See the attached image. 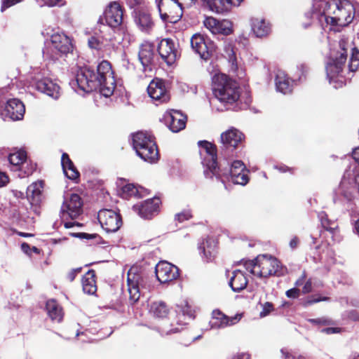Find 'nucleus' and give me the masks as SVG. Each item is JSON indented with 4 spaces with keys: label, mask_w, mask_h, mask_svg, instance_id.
<instances>
[{
    "label": "nucleus",
    "mask_w": 359,
    "mask_h": 359,
    "mask_svg": "<svg viewBox=\"0 0 359 359\" xmlns=\"http://www.w3.org/2000/svg\"><path fill=\"white\" fill-rule=\"evenodd\" d=\"M97 74L93 69L88 67H80L76 73V79L72 81V85L78 87L83 91L89 93L99 88L101 83L96 77Z\"/></svg>",
    "instance_id": "nucleus-11"
},
{
    "label": "nucleus",
    "mask_w": 359,
    "mask_h": 359,
    "mask_svg": "<svg viewBox=\"0 0 359 359\" xmlns=\"http://www.w3.org/2000/svg\"><path fill=\"white\" fill-rule=\"evenodd\" d=\"M71 48L70 39L63 32H55L51 35L50 43L43 50V55L55 60L62 54L69 53Z\"/></svg>",
    "instance_id": "nucleus-8"
},
{
    "label": "nucleus",
    "mask_w": 359,
    "mask_h": 359,
    "mask_svg": "<svg viewBox=\"0 0 359 359\" xmlns=\"http://www.w3.org/2000/svg\"><path fill=\"white\" fill-rule=\"evenodd\" d=\"M127 285L129 301L131 304H135L139 300L143 290L150 289L149 278L140 273L137 267H132L128 271Z\"/></svg>",
    "instance_id": "nucleus-6"
},
{
    "label": "nucleus",
    "mask_w": 359,
    "mask_h": 359,
    "mask_svg": "<svg viewBox=\"0 0 359 359\" xmlns=\"http://www.w3.org/2000/svg\"><path fill=\"white\" fill-rule=\"evenodd\" d=\"M351 48L349 42L341 39L330 50V57L325 69L329 82L343 83L342 73L347 60L348 51Z\"/></svg>",
    "instance_id": "nucleus-2"
},
{
    "label": "nucleus",
    "mask_w": 359,
    "mask_h": 359,
    "mask_svg": "<svg viewBox=\"0 0 359 359\" xmlns=\"http://www.w3.org/2000/svg\"><path fill=\"white\" fill-rule=\"evenodd\" d=\"M178 309L179 310L177 311L182 314L184 319L191 320L194 318V311L187 302H183L178 306Z\"/></svg>",
    "instance_id": "nucleus-41"
},
{
    "label": "nucleus",
    "mask_w": 359,
    "mask_h": 359,
    "mask_svg": "<svg viewBox=\"0 0 359 359\" xmlns=\"http://www.w3.org/2000/svg\"><path fill=\"white\" fill-rule=\"evenodd\" d=\"M43 189V181H38L32 183L27 188V196H31L34 202H39Z\"/></svg>",
    "instance_id": "nucleus-36"
},
{
    "label": "nucleus",
    "mask_w": 359,
    "mask_h": 359,
    "mask_svg": "<svg viewBox=\"0 0 359 359\" xmlns=\"http://www.w3.org/2000/svg\"><path fill=\"white\" fill-rule=\"evenodd\" d=\"M328 298L327 297H323V298H317L315 297H311L308 298V299L305 302L304 305L309 306L315 303H318L321 301H326Z\"/></svg>",
    "instance_id": "nucleus-49"
},
{
    "label": "nucleus",
    "mask_w": 359,
    "mask_h": 359,
    "mask_svg": "<svg viewBox=\"0 0 359 359\" xmlns=\"http://www.w3.org/2000/svg\"><path fill=\"white\" fill-rule=\"evenodd\" d=\"M65 175L70 180H76L79 177V172H78L75 166H74L72 168L69 170V171H67L65 173Z\"/></svg>",
    "instance_id": "nucleus-46"
},
{
    "label": "nucleus",
    "mask_w": 359,
    "mask_h": 359,
    "mask_svg": "<svg viewBox=\"0 0 359 359\" xmlns=\"http://www.w3.org/2000/svg\"><path fill=\"white\" fill-rule=\"evenodd\" d=\"M81 271V269H73L67 275V278L70 280V281H73L75 278V276H76V274L78 273H79Z\"/></svg>",
    "instance_id": "nucleus-54"
},
{
    "label": "nucleus",
    "mask_w": 359,
    "mask_h": 359,
    "mask_svg": "<svg viewBox=\"0 0 359 359\" xmlns=\"http://www.w3.org/2000/svg\"><path fill=\"white\" fill-rule=\"evenodd\" d=\"M43 2V5L48 6H54L62 1V0H41Z\"/></svg>",
    "instance_id": "nucleus-56"
},
{
    "label": "nucleus",
    "mask_w": 359,
    "mask_h": 359,
    "mask_svg": "<svg viewBox=\"0 0 359 359\" xmlns=\"http://www.w3.org/2000/svg\"><path fill=\"white\" fill-rule=\"evenodd\" d=\"M210 9L217 13H222L230 10L226 0H205Z\"/></svg>",
    "instance_id": "nucleus-37"
},
{
    "label": "nucleus",
    "mask_w": 359,
    "mask_h": 359,
    "mask_svg": "<svg viewBox=\"0 0 359 359\" xmlns=\"http://www.w3.org/2000/svg\"><path fill=\"white\" fill-rule=\"evenodd\" d=\"M298 245V239L295 237L293 238L290 242V246L291 248H295Z\"/></svg>",
    "instance_id": "nucleus-61"
},
{
    "label": "nucleus",
    "mask_w": 359,
    "mask_h": 359,
    "mask_svg": "<svg viewBox=\"0 0 359 359\" xmlns=\"http://www.w3.org/2000/svg\"><path fill=\"white\" fill-rule=\"evenodd\" d=\"M350 318L355 321L359 320V315L355 311L351 313Z\"/></svg>",
    "instance_id": "nucleus-63"
},
{
    "label": "nucleus",
    "mask_w": 359,
    "mask_h": 359,
    "mask_svg": "<svg viewBox=\"0 0 359 359\" xmlns=\"http://www.w3.org/2000/svg\"><path fill=\"white\" fill-rule=\"evenodd\" d=\"M244 137L243 134L236 128H231L222 133L221 142L226 147H236Z\"/></svg>",
    "instance_id": "nucleus-27"
},
{
    "label": "nucleus",
    "mask_w": 359,
    "mask_h": 359,
    "mask_svg": "<svg viewBox=\"0 0 359 359\" xmlns=\"http://www.w3.org/2000/svg\"><path fill=\"white\" fill-rule=\"evenodd\" d=\"M112 36H92L88 39V46L92 49L109 50L115 43Z\"/></svg>",
    "instance_id": "nucleus-26"
},
{
    "label": "nucleus",
    "mask_w": 359,
    "mask_h": 359,
    "mask_svg": "<svg viewBox=\"0 0 359 359\" xmlns=\"http://www.w3.org/2000/svg\"><path fill=\"white\" fill-rule=\"evenodd\" d=\"M292 81L283 72H278L276 76V86L278 91L287 94L292 91Z\"/></svg>",
    "instance_id": "nucleus-33"
},
{
    "label": "nucleus",
    "mask_w": 359,
    "mask_h": 359,
    "mask_svg": "<svg viewBox=\"0 0 359 359\" xmlns=\"http://www.w3.org/2000/svg\"><path fill=\"white\" fill-rule=\"evenodd\" d=\"M165 125L173 133H178L185 128L186 116L177 110L166 111L163 115Z\"/></svg>",
    "instance_id": "nucleus-21"
},
{
    "label": "nucleus",
    "mask_w": 359,
    "mask_h": 359,
    "mask_svg": "<svg viewBox=\"0 0 359 359\" xmlns=\"http://www.w3.org/2000/svg\"><path fill=\"white\" fill-rule=\"evenodd\" d=\"M158 51L161 58L168 65L175 63L179 56L177 47L170 39H163L158 43Z\"/></svg>",
    "instance_id": "nucleus-17"
},
{
    "label": "nucleus",
    "mask_w": 359,
    "mask_h": 359,
    "mask_svg": "<svg viewBox=\"0 0 359 359\" xmlns=\"http://www.w3.org/2000/svg\"><path fill=\"white\" fill-rule=\"evenodd\" d=\"M149 96L158 105L169 101L170 94L164 81L159 79H153L147 87Z\"/></svg>",
    "instance_id": "nucleus-15"
},
{
    "label": "nucleus",
    "mask_w": 359,
    "mask_h": 359,
    "mask_svg": "<svg viewBox=\"0 0 359 359\" xmlns=\"http://www.w3.org/2000/svg\"><path fill=\"white\" fill-rule=\"evenodd\" d=\"M12 193L13 196L17 198H22L24 197V193L20 191L13 190Z\"/></svg>",
    "instance_id": "nucleus-60"
},
{
    "label": "nucleus",
    "mask_w": 359,
    "mask_h": 359,
    "mask_svg": "<svg viewBox=\"0 0 359 359\" xmlns=\"http://www.w3.org/2000/svg\"><path fill=\"white\" fill-rule=\"evenodd\" d=\"M154 59V46L151 43L146 42L142 44L139 51V60L144 70L149 67Z\"/></svg>",
    "instance_id": "nucleus-28"
},
{
    "label": "nucleus",
    "mask_w": 359,
    "mask_h": 359,
    "mask_svg": "<svg viewBox=\"0 0 359 359\" xmlns=\"http://www.w3.org/2000/svg\"><path fill=\"white\" fill-rule=\"evenodd\" d=\"M241 314H236L229 317L219 310H214L210 325L212 329L224 328L236 324L241 319Z\"/></svg>",
    "instance_id": "nucleus-20"
},
{
    "label": "nucleus",
    "mask_w": 359,
    "mask_h": 359,
    "mask_svg": "<svg viewBox=\"0 0 359 359\" xmlns=\"http://www.w3.org/2000/svg\"><path fill=\"white\" fill-rule=\"evenodd\" d=\"M248 172V171L246 170L244 163L241 161H235L231 164L229 174L226 172H222L219 169L220 177L217 178L221 179L222 182H224L222 179V176L229 175V180L233 183L240 185H245L249 180Z\"/></svg>",
    "instance_id": "nucleus-14"
},
{
    "label": "nucleus",
    "mask_w": 359,
    "mask_h": 359,
    "mask_svg": "<svg viewBox=\"0 0 359 359\" xmlns=\"http://www.w3.org/2000/svg\"><path fill=\"white\" fill-rule=\"evenodd\" d=\"M97 218L101 226L107 233L116 232L122 224L120 215L112 210L103 209L100 210Z\"/></svg>",
    "instance_id": "nucleus-12"
},
{
    "label": "nucleus",
    "mask_w": 359,
    "mask_h": 359,
    "mask_svg": "<svg viewBox=\"0 0 359 359\" xmlns=\"http://www.w3.org/2000/svg\"><path fill=\"white\" fill-rule=\"evenodd\" d=\"M251 27L253 33L257 37L266 36L271 31L269 24L264 19L260 18L252 19Z\"/></svg>",
    "instance_id": "nucleus-30"
},
{
    "label": "nucleus",
    "mask_w": 359,
    "mask_h": 359,
    "mask_svg": "<svg viewBox=\"0 0 359 359\" xmlns=\"http://www.w3.org/2000/svg\"><path fill=\"white\" fill-rule=\"evenodd\" d=\"M27 168L25 170L24 175H20V177H25L26 176H29V175L32 174L34 170L36 169V165L33 164L27 165Z\"/></svg>",
    "instance_id": "nucleus-52"
},
{
    "label": "nucleus",
    "mask_w": 359,
    "mask_h": 359,
    "mask_svg": "<svg viewBox=\"0 0 359 359\" xmlns=\"http://www.w3.org/2000/svg\"><path fill=\"white\" fill-rule=\"evenodd\" d=\"M149 313L155 318L161 319L162 324L158 327L161 335H168L180 332L178 327H173V324L169 323L165 318L169 313V309L163 302H154L150 304Z\"/></svg>",
    "instance_id": "nucleus-10"
},
{
    "label": "nucleus",
    "mask_w": 359,
    "mask_h": 359,
    "mask_svg": "<svg viewBox=\"0 0 359 359\" xmlns=\"http://www.w3.org/2000/svg\"><path fill=\"white\" fill-rule=\"evenodd\" d=\"M354 230L355 233L359 236V219L355 222Z\"/></svg>",
    "instance_id": "nucleus-64"
},
{
    "label": "nucleus",
    "mask_w": 359,
    "mask_h": 359,
    "mask_svg": "<svg viewBox=\"0 0 359 359\" xmlns=\"http://www.w3.org/2000/svg\"><path fill=\"white\" fill-rule=\"evenodd\" d=\"M26 158V152L22 149L13 153H11L8 156V161L11 164L15 166L22 165L23 163H25Z\"/></svg>",
    "instance_id": "nucleus-38"
},
{
    "label": "nucleus",
    "mask_w": 359,
    "mask_h": 359,
    "mask_svg": "<svg viewBox=\"0 0 359 359\" xmlns=\"http://www.w3.org/2000/svg\"><path fill=\"white\" fill-rule=\"evenodd\" d=\"M123 193L127 196H140L139 189L133 184H128L123 187Z\"/></svg>",
    "instance_id": "nucleus-42"
},
{
    "label": "nucleus",
    "mask_w": 359,
    "mask_h": 359,
    "mask_svg": "<svg viewBox=\"0 0 359 359\" xmlns=\"http://www.w3.org/2000/svg\"><path fill=\"white\" fill-rule=\"evenodd\" d=\"M318 217L320 219L322 226H323L324 229L329 231L330 233L333 234H334L337 231V224L334 221L330 220L325 212H320Z\"/></svg>",
    "instance_id": "nucleus-39"
},
{
    "label": "nucleus",
    "mask_w": 359,
    "mask_h": 359,
    "mask_svg": "<svg viewBox=\"0 0 359 359\" xmlns=\"http://www.w3.org/2000/svg\"><path fill=\"white\" fill-rule=\"evenodd\" d=\"M83 202L81 197L76 194H72L65 198L62 208L61 214L63 219L77 218L83 211Z\"/></svg>",
    "instance_id": "nucleus-13"
},
{
    "label": "nucleus",
    "mask_w": 359,
    "mask_h": 359,
    "mask_svg": "<svg viewBox=\"0 0 359 359\" xmlns=\"http://www.w3.org/2000/svg\"><path fill=\"white\" fill-rule=\"evenodd\" d=\"M311 290H312V283H311V280H308L303 287L302 292L304 294H307V293L310 292L311 291Z\"/></svg>",
    "instance_id": "nucleus-53"
},
{
    "label": "nucleus",
    "mask_w": 359,
    "mask_h": 359,
    "mask_svg": "<svg viewBox=\"0 0 359 359\" xmlns=\"http://www.w3.org/2000/svg\"><path fill=\"white\" fill-rule=\"evenodd\" d=\"M355 7L349 0H332L325 4L323 13L318 16L320 22H325L330 29L339 32L348 25L355 16Z\"/></svg>",
    "instance_id": "nucleus-1"
},
{
    "label": "nucleus",
    "mask_w": 359,
    "mask_h": 359,
    "mask_svg": "<svg viewBox=\"0 0 359 359\" xmlns=\"http://www.w3.org/2000/svg\"><path fill=\"white\" fill-rule=\"evenodd\" d=\"M204 26L213 34L229 35L232 32V24L229 20H217L212 17H207L203 21Z\"/></svg>",
    "instance_id": "nucleus-19"
},
{
    "label": "nucleus",
    "mask_w": 359,
    "mask_h": 359,
    "mask_svg": "<svg viewBox=\"0 0 359 359\" xmlns=\"http://www.w3.org/2000/svg\"><path fill=\"white\" fill-rule=\"evenodd\" d=\"M285 294L288 298L296 299L299 295V290L297 288H292L288 290Z\"/></svg>",
    "instance_id": "nucleus-50"
},
{
    "label": "nucleus",
    "mask_w": 359,
    "mask_h": 359,
    "mask_svg": "<svg viewBox=\"0 0 359 359\" xmlns=\"http://www.w3.org/2000/svg\"><path fill=\"white\" fill-rule=\"evenodd\" d=\"M305 278H306V276H305V275H304V274H303V275L302 276V277H301L300 278H299V279L296 281L295 285H296L297 286H299V285H302V284H303V283H304V279H305Z\"/></svg>",
    "instance_id": "nucleus-62"
},
{
    "label": "nucleus",
    "mask_w": 359,
    "mask_h": 359,
    "mask_svg": "<svg viewBox=\"0 0 359 359\" xmlns=\"http://www.w3.org/2000/svg\"><path fill=\"white\" fill-rule=\"evenodd\" d=\"M97 78L101 83L99 89L100 93L106 97H110L115 89L116 83L110 63L107 60L101 62L97 69Z\"/></svg>",
    "instance_id": "nucleus-9"
},
{
    "label": "nucleus",
    "mask_w": 359,
    "mask_h": 359,
    "mask_svg": "<svg viewBox=\"0 0 359 359\" xmlns=\"http://www.w3.org/2000/svg\"><path fill=\"white\" fill-rule=\"evenodd\" d=\"M104 20L110 27H117L123 20V11L118 4H111L104 13Z\"/></svg>",
    "instance_id": "nucleus-25"
},
{
    "label": "nucleus",
    "mask_w": 359,
    "mask_h": 359,
    "mask_svg": "<svg viewBox=\"0 0 359 359\" xmlns=\"http://www.w3.org/2000/svg\"><path fill=\"white\" fill-rule=\"evenodd\" d=\"M61 163L65 174L74 166L67 154H62Z\"/></svg>",
    "instance_id": "nucleus-43"
},
{
    "label": "nucleus",
    "mask_w": 359,
    "mask_h": 359,
    "mask_svg": "<svg viewBox=\"0 0 359 359\" xmlns=\"http://www.w3.org/2000/svg\"><path fill=\"white\" fill-rule=\"evenodd\" d=\"M245 266L252 274L258 277L280 276L286 271L276 258L266 255H260L255 260L246 262Z\"/></svg>",
    "instance_id": "nucleus-3"
},
{
    "label": "nucleus",
    "mask_w": 359,
    "mask_h": 359,
    "mask_svg": "<svg viewBox=\"0 0 359 359\" xmlns=\"http://www.w3.org/2000/svg\"><path fill=\"white\" fill-rule=\"evenodd\" d=\"M352 157L354 161L359 165V147L355 148L352 152Z\"/></svg>",
    "instance_id": "nucleus-57"
},
{
    "label": "nucleus",
    "mask_w": 359,
    "mask_h": 359,
    "mask_svg": "<svg viewBox=\"0 0 359 359\" xmlns=\"http://www.w3.org/2000/svg\"><path fill=\"white\" fill-rule=\"evenodd\" d=\"M156 276L158 281L165 283L176 279L179 276L178 268L167 262H160L156 266Z\"/></svg>",
    "instance_id": "nucleus-18"
},
{
    "label": "nucleus",
    "mask_w": 359,
    "mask_h": 359,
    "mask_svg": "<svg viewBox=\"0 0 359 359\" xmlns=\"http://www.w3.org/2000/svg\"><path fill=\"white\" fill-rule=\"evenodd\" d=\"M160 203L158 198H154L146 200L141 204L135 205L133 208L141 217L149 219L158 212Z\"/></svg>",
    "instance_id": "nucleus-22"
},
{
    "label": "nucleus",
    "mask_w": 359,
    "mask_h": 359,
    "mask_svg": "<svg viewBox=\"0 0 359 359\" xmlns=\"http://www.w3.org/2000/svg\"><path fill=\"white\" fill-rule=\"evenodd\" d=\"M212 91L215 98L225 104L235 103L241 95L238 83L224 74L212 77Z\"/></svg>",
    "instance_id": "nucleus-4"
},
{
    "label": "nucleus",
    "mask_w": 359,
    "mask_h": 359,
    "mask_svg": "<svg viewBox=\"0 0 359 359\" xmlns=\"http://www.w3.org/2000/svg\"><path fill=\"white\" fill-rule=\"evenodd\" d=\"M128 5L133 8L140 4V0H126Z\"/></svg>",
    "instance_id": "nucleus-59"
},
{
    "label": "nucleus",
    "mask_w": 359,
    "mask_h": 359,
    "mask_svg": "<svg viewBox=\"0 0 359 359\" xmlns=\"http://www.w3.org/2000/svg\"><path fill=\"white\" fill-rule=\"evenodd\" d=\"M262 311L260 312L261 317H265L273 310V305L271 302H264L262 304Z\"/></svg>",
    "instance_id": "nucleus-45"
},
{
    "label": "nucleus",
    "mask_w": 359,
    "mask_h": 359,
    "mask_svg": "<svg viewBox=\"0 0 359 359\" xmlns=\"http://www.w3.org/2000/svg\"><path fill=\"white\" fill-rule=\"evenodd\" d=\"M21 249L25 254L31 255V248L27 243H23L21 245Z\"/></svg>",
    "instance_id": "nucleus-58"
},
{
    "label": "nucleus",
    "mask_w": 359,
    "mask_h": 359,
    "mask_svg": "<svg viewBox=\"0 0 359 359\" xmlns=\"http://www.w3.org/2000/svg\"><path fill=\"white\" fill-rule=\"evenodd\" d=\"M191 46L195 53L204 60H207L215 51V45L210 41L206 40L201 34H195L192 36Z\"/></svg>",
    "instance_id": "nucleus-16"
},
{
    "label": "nucleus",
    "mask_w": 359,
    "mask_h": 359,
    "mask_svg": "<svg viewBox=\"0 0 359 359\" xmlns=\"http://www.w3.org/2000/svg\"><path fill=\"white\" fill-rule=\"evenodd\" d=\"M25 108L23 103L18 99H10L4 108V114L13 121L21 120L25 114Z\"/></svg>",
    "instance_id": "nucleus-23"
},
{
    "label": "nucleus",
    "mask_w": 359,
    "mask_h": 359,
    "mask_svg": "<svg viewBox=\"0 0 359 359\" xmlns=\"http://www.w3.org/2000/svg\"><path fill=\"white\" fill-rule=\"evenodd\" d=\"M46 311L52 320L57 322L62 320L63 318L62 309L55 300L50 299L46 302Z\"/></svg>",
    "instance_id": "nucleus-35"
},
{
    "label": "nucleus",
    "mask_w": 359,
    "mask_h": 359,
    "mask_svg": "<svg viewBox=\"0 0 359 359\" xmlns=\"http://www.w3.org/2000/svg\"><path fill=\"white\" fill-rule=\"evenodd\" d=\"M135 22L143 32H149L153 26L150 15L143 10L135 11Z\"/></svg>",
    "instance_id": "nucleus-32"
},
{
    "label": "nucleus",
    "mask_w": 359,
    "mask_h": 359,
    "mask_svg": "<svg viewBox=\"0 0 359 359\" xmlns=\"http://www.w3.org/2000/svg\"><path fill=\"white\" fill-rule=\"evenodd\" d=\"M198 249L206 262L212 261L217 254V243L212 238H208L200 244Z\"/></svg>",
    "instance_id": "nucleus-29"
},
{
    "label": "nucleus",
    "mask_w": 359,
    "mask_h": 359,
    "mask_svg": "<svg viewBox=\"0 0 359 359\" xmlns=\"http://www.w3.org/2000/svg\"><path fill=\"white\" fill-rule=\"evenodd\" d=\"M226 5L229 6V8L231 9V8L232 6H240V4H241V2L243 1V0H226Z\"/></svg>",
    "instance_id": "nucleus-55"
},
{
    "label": "nucleus",
    "mask_w": 359,
    "mask_h": 359,
    "mask_svg": "<svg viewBox=\"0 0 359 359\" xmlns=\"http://www.w3.org/2000/svg\"><path fill=\"white\" fill-rule=\"evenodd\" d=\"M72 236L79 237L80 238H86V239H93L97 237V235L95 233H73Z\"/></svg>",
    "instance_id": "nucleus-48"
},
{
    "label": "nucleus",
    "mask_w": 359,
    "mask_h": 359,
    "mask_svg": "<svg viewBox=\"0 0 359 359\" xmlns=\"http://www.w3.org/2000/svg\"><path fill=\"white\" fill-rule=\"evenodd\" d=\"M192 217V214L190 210H184L181 212L175 215V219L180 222L189 220Z\"/></svg>",
    "instance_id": "nucleus-44"
},
{
    "label": "nucleus",
    "mask_w": 359,
    "mask_h": 359,
    "mask_svg": "<svg viewBox=\"0 0 359 359\" xmlns=\"http://www.w3.org/2000/svg\"><path fill=\"white\" fill-rule=\"evenodd\" d=\"M95 275L93 270H89L82 278V287L85 293L93 294L97 291V286L95 279Z\"/></svg>",
    "instance_id": "nucleus-34"
},
{
    "label": "nucleus",
    "mask_w": 359,
    "mask_h": 359,
    "mask_svg": "<svg viewBox=\"0 0 359 359\" xmlns=\"http://www.w3.org/2000/svg\"><path fill=\"white\" fill-rule=\"evenodd\" d=\"M9 182V177L6 173L0 171V188L5 187Z\"/></svg>",
    "instance_id": "nucleus-51"
},
{
    "label": "nucleus",
    "mask_w": 359,
    "mask_h": 359,
    "mask_svg": "<svg viewBox=\"0 0 359 359\" xmlns=\"http://www.w3.org/2000/svg\"><path fill=\"white\" fill-rule=\"evenodd\" d=\"M22 0H3L2 1V6L1 11H4L6 8L11 7L19 2Z\"/></svg>",
    "instance_id": "nucleus-47"
},
{
    "label": "nucleus",
    "mask_w": 359,
    "mask_h": 359,
    "mask_svg": "<svg viewBox=\"0 0 359 359\" xmlns=\"http://www.w3.org/2000/svg\"><path fill=\"white\" fill-rule=\"evenodd\" d=\"M198 145L201 148L200 154L203 158V164L206 168L204 174L206 177L212 178L214 176L219 177V168L217 163L216 147L208 141H199Z\"/></svg>",
    "instance_id": "nucleus-7"
},
{
    "label": "nucleus",
    "mask_w": 359,
    "mask_h": 359,
    "mask_svg": "<svg viewBox=\"0 0 359 359\" xmlns=\"http://www.w3.org/2000/svg\"><path fill=\"white\" fill-rule=\"evenodd\" d=\"M36 88L52 97L54 100H57L60 96V88L55 82L48 78H43L36 81Z\"/></svg>",
    "instance_id": "nucleus-24"
},
{
    "label": "nucleus",
    "mask_w": 359,
    "mask_h": 359,
    "mask_svg": "<svg viewBox=\"0 0 359 359\" xmlns=\"http://www.w3.org/2000/svg\"><path fill=\"white\" fill-rule=\"evenodd\" d=\"M346 39V38H344ZM346 40L351 43V42L346 39ZM351 46V44H350ZM351 49V47L348 49ZM359 67V50L353 48H352V53L351 57L350 64L348 65L349 71L355 72Z\"/></svg>",
    "instance_id": "nucleus-40"
},
{
    "label": "nucleus",
    "mask_w": 359,
    "mask_h": 359,
    "mask_svg": "<svg viewBox=\"0 0 359 359\" xmlns=\"http://www.w3.org/2000/svg\"><path fill=\"white\" fill-rule=\"evenodd\" d=\"M248 284V279L245 275L241 270H236L230 278L229 285L234 292H240L245 288Z\"/></svg>",
    "instance_id": "nucleus-31"
},
{
    "label": "nucleus",
    "mask_w": 359,
    "mask_h": 359,
    "mask_svg": "<svg viewBox=\"0 0 359 359\" xmlns=\"http://www.w3.org/2000/svg\"><path fill=\"white\" fill-rule=\"evenodd\" d=\"M133 146L144 161L155 163L158 159V151L154 137L147 132H137L133 136Z\"/></svg>",
    "instance_id": "nucleus-5"
}]
</instances>
